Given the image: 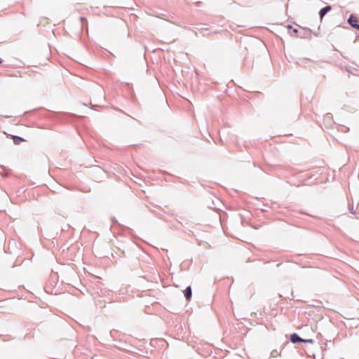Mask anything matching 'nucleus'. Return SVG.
Here are the masks:
<instances>
[{"instance_id": "1", "label": "nucleus", "mask_w": 359, "mask_h": 359, "mask_svg": "<svg viewBox=\"0 0 359 359\" xmlns=\"http://www.w3.org/2000/svg\"><path fill=\"white\" fill-rule=\"evenodd\" d=\"M332 10V6H330V5H327L323 8H322L319 12H318V15H319V18H320V20H322L324 16L328 13L330 12V11Z\"/></svg>"}, {"instance_id": "2", "label": "nucleus", "mask_w": 359, "mask_h": 359, "mask_svg": "<svg viewBox=\"0 0 359 359\" xmlns=\"http://www.w3.org/2000/svg\"><path fill=\"white\" fill-rule=\"evenodd\" d=\"M184 297L187 301L189 302L192 297V290L190 285L187 286L183 291Z\"/></svg>"}, {"instance_id": "3", "label": "nucleus", "mask_w": 359, "mask_h": 359, "mask_svg": "<svg viewBox=\"0 0 359 359\" xmlns=\"http://www.w3.org/2000/svg\"><path fill=\"white\" fill-rule=\"evenodd\" d=\"M347 22L351 27H353L356 23H358V18L354 14H351L347 20Z\"/></svg>"}, {"instance_id": "4", "label": "nucleus", "mask_w": 359, "mask_h": 359, "mask_svg": "<svg viewBox=\"0 0 359 359\" xmlns=\"http://www.w3.org/2000/svg\"><path fill=\"white\" fill-rule=\"evenodd\" d=\"M290 341L292 343V344H297V343H300L302 342V338L300 337L298 334L297 333H292L290 334Z\"/></svg>"}, {"instance_id": "5", "label": "nucleus", "mask_w": 359, "mask_h": 359, "mask_svg": "<svg viewBox=\"0 0 359 359\" xmlns=\"http://www.w3.org/2000/svg\"><path fill=\"white\" fill-rule=\"evenodd\" d=\"M12 139L15 144H20L21 142L25 141L24 138L18 135H13Z\"/></svg>"}, {"instance_id": "6", "label": "nucleus", "mask_w": 359, "mask_h": 359, "mask_svg": "<svg viewBox=\"0 0 359 359\" xmlns=\"http://www.w3.org/2000/svg\"><path fill=\"white\" fill-rule=\"evenodd\" d=\"M302 343L313 344L314 343V340L312 339H302Z\"/></svg>"}, {"instance_id": "7", "label": "nucleus", "mask_w": 359, "mask_h": 359, "mask_svg": "<svg viewBox=\"0 0 359 359\" xmlns=\"http://www.w3.org/2000/svg\"><path fill=\"white\" fill-rule=\"evenodd\" d=\"M348 210L350 212V213L351 214H356V212L354 210V208H353V204H348Z\"/></svg>"}, {"instance_id": "8", "label": "nucleus", "mask_w": 359, "mask_h": 359, "mask_svg": "<svg viewBox=\"0 0 359 359\" xmlns=\"http://www.w3.org/2000/svg\"><path fill=\"white\" fill-rule=\"evenodd\" d=\"M354 29H355L356 30L359 31V24L358 23H356L353 27Z\"/></svg>"}, {"instance_id": "9", "label": "nucleus", "mask_w": 359, "mask_h": 359, "mask_svg": "<svg viewBox=\"0 0 359 359\" xmlns=\"http://www.w3.org/2000/svg\"><path fill=\"white\" fill-rule=\"evenodd\" d=\"M292 32L294 34H297L298 33V29L297 28H292Z\"/></svg>"}, {"instance_id": "10", "label": "nucleus", "mask_w": 359, "mask_h": 359, "mask_svg": "<svg viewBox=\"0 0 359 359\" xmlns=\"http://www.w3.org/2000/svg\"><path fill=\"white\" fill-rule=\"evenodd\" d=\"M111 222L113 223H117V220L116 219V218L114 217H111Z\"/></svg>"}, {"instance_id": "11", "label": "nucleus", "mask_w": 359, "mask_h": 359, "mask_svg": "<svg viewBox=\"0 0 359 359\" xmlns=\"http://www.w3.org/2000/svg\"><path fill=\"white\" fill-rule=\"evenodd\" d=\"M1 176L4 177H7L8 174V173H1Z\"/></svg>"}, {"instance_id": "12", "label": "nucleus", "mask_w": 359, "mask_h": 359, "mask_svg": "<svg viewBox=\"0 0 359 359\" xmlns=\"http://www.w3.org/2000/svg\"><path fill=\"white\" fill-rule=\"evenodd\" d=\"M354 215H355V219H359V212H356V214H354Z\"/></svg>"}, {"instance_id": "13", "label": "nucleus", "mask_w": 359, "mask_h": 359, "mask_svg": "<svg viewBox=\"0 0 359 359\" xmlns=\"http://www.w3.org/2000/svg\"><path fill=\"white\" fill-rule=\"evenodd\" d=\"M287 29H292L293 27H292V26L291 25H287Z\"/></svg>"}, {"instance_id": "14", "label": "nucleus", "mask_w": 359, "mask_h": 359, "mask_svg": "<svg viewBox=\"0 0 359 359\" xmlns=\"http://www.w3.org/2000/svg\"><path fill=\"white\" fill-rule=\"evenodd\" d=\"M81 21H84L85 20L86 22H87L86 19L83 18V17L81 18Z\"/></svg>"}, {"instance_id": "15", "label": "nucleus", "mask_w": 359, "mask_h": 359, "mask_svg": "<svg viewBox=\"0 0 359 359\" xmlns=\"http://www.w3.org/2000/svg\"><path fill=\"white\" fill-rule=\"evenodd\" d=\"M3 62V60L0 58V65Z\"/></svg>"}]
</instances>
